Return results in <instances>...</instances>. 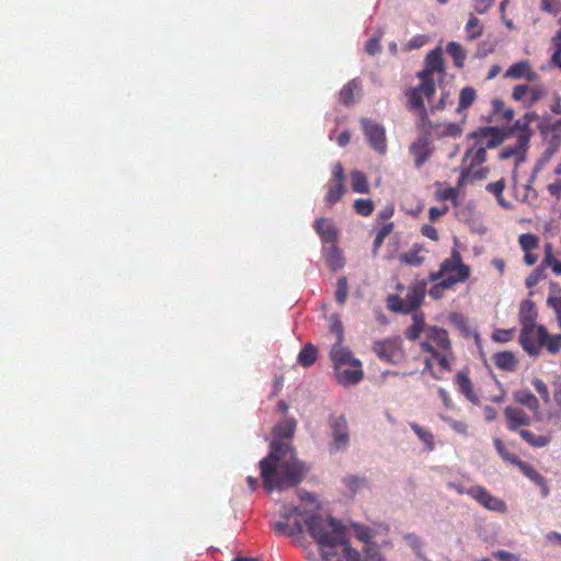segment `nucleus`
<instances>
[{
  "label": "nucleus",
  "mask_w": 561,
  "mask_h": 561,
  "mask_svg": "<svg viewBox=\"0 0 561 561\" xmlns=\"http://www.w3.org/2000/svg\"><path fill=\"white\" fill-rule=\"evenodd\" d=\"M352 527L357 539L365 542L366 545H370L369 541L375 536V531L371 528L360 524H353Z\"/></svg>",
  "instance_id": "a18cd8bd"
},
{
  "label": "nucleus",
  "mask_w": 561,
  "mask_h": 561,
  "mask_svg": "<svg viewBox=\"0 0 561 561\" xmlns=\"http://www.w3.org/2000/svg\"><path fill=\"white\" fill-rule=\"evenodd\" d=\"M426 68L419 73L420 80L434 79V72L444 71V60L439 48L430 51L425 59Z\"/></svg>",
  "instance_id": "f3484780"
},
{
  "label": "nucleus",
  "mask_w": 561,
  "mask_h": 561,
  "mask_svg": "<svg viewBox=\"0 0 561 561\" xmlns=\"http://www.w3.org/2000/svg\"><path fill=\"white\" fill-rule=\"evenodd\" d=\"M456 382L463 396L472 403L479 404V398L472 390V382L465 370H460L456 375Z\"/></svg>",
  "instance_id": "5701e85b"
},
{
  "label": "nucleus",
  "mask_w": 561,
  "mask_h": 561,
  "mask_svg": "<svg viewBox=\"0 0 561 561\" xmlns=\"http://www.w3.org/2000/svg\"><path fill=\"white\" fill-rule=\"evenodd\" d=\"M461 133H462V127L460 124L449 123L444 126V130L442 131V135L457 137V136L461 135Z\"/></svg>",
  "instance_id": "0e129e2a"
},
{
  "label": "nucleus",
  "mask_w": 561,
  "mask_h": 561,
  "mask_svg": "<svg viewBox=\"0 0 561 561\" xmlns=\"http://www.w3.org/2000/svg\"><path fill=\"white\" fill-rule=\"evenodd\" d=\"M531 385L534 386L538 394L541 397L543 402L548 403L550 401V393L547 385L539 378H534Z\"/></svg>",
  "instance_id": "4d7b16f0"
},
{
  "label": "nucleus",
  "mask_w": 561,
  "mask_h": 561,
  "mask_svg": "<svg viewBox=\"0 0 561 561\" xmlns=\"http://www.w3.org/2000/svg\"><path fill=\"white\" fill-rule=\"evenodd\" d=\"M354 209L362 216H369L374 210V203L371 199H356L354 203Z\"/></svg>",
  "instance_id": "603ef678"
},
{
  "label": "nucleus",
  "mask_w": 561,
  "mask_h": 561,
  "mask_svg": "<svg viewBox=\"0 0 561 561\" xmlns=\"http://www.w3.org/2000/svg\"><path fill=\"white\" fill-rule=\"evenodd\" d=\"M363 554L364 561H387L376 545H366L363 549Z\"/></svg>",
  "instance_id": "49530a36"
},
{
  "label": "nucleus",
  "mask_w": 561,
  "mask_h": 561,
  "mask_svg": "<svg viewBox=\"0 0 561 561\" xmlns=\"http://www.w3.org/2000/svg\"><path fill=\"white\" fill-rule=\"evenodd\" d=\"M436 92L435 80H421L419 87L411 89L408 93V102L412 110H424L423 98L431 99Z\"/></svg>",
  "instance_id": "1a4fd4ad"
},
{
  "label": "nucleus",
  "mask_w": 561,
  "mask_h": 561,
  "mask_svg": "<svg viewBox=\"0 0 561 561\" xmlns=\"http://www.w3.org/2000/svg\"><path fill=\"white\" fill-rule=\"evenodd\" d=\"M343 483L352 494H356L357 492L363 490L367 484L365 478L352 474L344 477Z\"/></svg>",
  "instance_id": "ea45409f"
},
{
  "label": "nucleus",
  "mask_w": 561,
  "mask_h": 561,
  "mask_svg": "<svg viewBox=\"0 0 561 561\" xmlns=\"http://www.w3.org/2000/svg\"><path fill=\"white\" fill-rule=\"evenodd\" d=\"M518 242L524 252H529L538 248V238L531 233L520 234Z\"/></svg>",
  "instance_id": "09e8293b"
},
{
  "label": "nucleus",
  "mask_w": 561,
  "mask_h": 561,
  "mask_svg": "<svg viewBox=\"0 0 561 561\" xmlns=\"http://www.w3.org/2000/svg\"><path fill=\"white\" fill-rule=\"evenodd\" d=\"M504 77L514 80L526 79L528 82H534L538 79L537 72L531 69L527 60H520L511 65L506 69Z\"/></svg>",
  "instance_id": "4468645a"
},
{
  "label": "nucleus",
  "mask_w": 561,
  "mask_h": 561,
  "mask_svg": "<svg viewBox=\"0 0 561 561\" xmlns=\"http://www.w3.org/2000/svg\"><path fill=\"white\" fill-rule=\"evenodd\" d=\"M337 288L335 291V299L339 305H343L348 296V283L345 276H342L337 279L336 284Z\"/></svg>",
  "instance_id": "de8ad7c7"
},
{
  "label": "nucleus",
  "mask_w": 561,
  "mask_h": 561,
  "mask_svg": "<svg viewBox=\"0 0 561 561\" xmlns=\"http://www.w3.org/2000/svg\"><path fill=\"white\" fill-rule=\"evenodd\" d=\"M520 437L528 443L531 447L542 448L550 444L551 438L545 435H535L531 431L520 430Z\"/></svg>",
  "instance_id": "cd10ccee"
},
{
  "label": "nucleus",
  "mask_w": 561,
  "mask_h": 561,
  "mask_svg": "<svg viewBox=\"0 0 561 561\" xmlns=\"http://www.w3.org/2000/svg\"><path fill=\"white\" fill-rule=\"evenodd\" d=\"M388 308L396 312L408 313L405 309L404 299L400 298L397 295H391L388 298Z\"/></svg>",
  "instance_id": "13d9d810"
},
{
  "label": "nucleus",
  "mask_w": 561,
  "mask_h": 561,
  "mask_svg": "<svg viewBox=\"0 0 561 561\" xmlns=\"http://www.w3.org/2000/svg\"><path fill=\"white\" fill-rule=\"evenodd\" d=\"M537 310L535 302L531 300H524L519 308V320L523 327L536 325Z\"/></svg>",
  "instance_id": "b1692460"
},
{
  "label": "nucleus",
  "mask_w": 561,
  "mask_h": 561,
  "mask_svg": "<svg viewBox=\"0 0 561 561\" xmlns=\"http://www.w3.org/2000/svg\"><path fill=\"white\" fill-rule=\"evenodd\" d=\"M443 420L449 424V426L457 433L461 435L467 434L468 426L466 423L453 420L448 416H443Z\"/></svg>",
  "instance_id": "e2e57ef3"
},
{
  "label": "nucleus",
  "mask_w": 561,
  "mask_h": 561,
  "mask_svg": "<svg viewBox=\"0 0 561 561\" xmlns=\"http://www.w3.org/2000/svg\"><path fill=\"white\" fill-rule=\"evenodd\" d=\"M543 278L545 267L543 264L541 263L538 267L535 268V271L529 276H527L525 285L527 288H533Z\"/></svg>",
  "instance_id": "864d4df0"
},
{
  "label": "nucleus",
  "mask_w": 561,
  "mask_h": 561,
  "mask_svg": "<svg viewBox=\"0 0 561 561\" xmlns=\"http://www.w3.org/2000/svg\"><path fill=\"white\" fill-rule=\"evenodd\" d=\"M514 400L526 407L529 411L534 413V419L536 421H541V413H540V404L538 399L534 393H531L528 390H517L514 392Z\"/></svg>",
  "instance_id": "6ab92c4d"
},
{
  "label": "nucleus",
  "mask_w": 561,
  "mask_h": 561,
  "mask_svg": "<svg viewBox=\"0 0 561 561\" xmlns=\"http://www.w3.org/2000/svg\"><path fill=\"white\" fill-rule=\"evenodd\" d=\"M261 477L264 489L284 491L299 484L308 468L300 462L290 449L289 444L273 442L271 453L260 461Z\"/></svg>",
  "instance_id": "f257e3e1"
},
{
  "label": "nucleus",
  "mask_w": 561,
  "mask_h": 561,
  "mask_svg": "<svg viewBox=\"0 0 561 561\" xmlns=\"http://www.w3.org/2000/svg\"><path fill=\"white\" fill-rule=\"evenodd\" d=\"M410 152L415 159V167L419 169L428 159L431 150L423 140H419L411 145Z\"/></svg>",
  "instance_id": "393cba45"
},
{
  "label": "nucleus",
  "mask_w": 561,
  "mask_h": 561,
  "mask_svg": "<svg viewBox=\"0 0 561 561\" xmlns=\"http://www.w3.org/2000/svg\"><path fill=\"white\" fill-rule=\"evenodd\" d=\"M493 556L500 561H519V557L517 554L511 553L505 550L495 551Z\"/></svg>",
  "instance_id": "338daca9"
},
{
  "label": "nucleus",
  "mask_w": 561,
  "mask_h": 561,
  "mask_svg": "<svg viewBox=\"0 0 561 561\" xmlns=\"http://www.w3.org/2000/svg\"><path fill=\"white\" fill-rule=\"evenodd\" d=\"M542 346L547 347L551 354L558 353L561 348V334L551 336L548 333L547 339L542 342Z\"/></svg>",
  "instance_id": "6e6d98bb"
},
{
  "label": "nucleus",
  "mask_w": 561,
  "mask_h": 561,
  "mask_svg": "<svg viewBox=\"0 0 561 561\" xmlns=\"http://www.w3.org/2000/svg\"><path fill=\"white\" fill-rule=\"evenodd\" d=\"M548 336V331L542 325H530L523 327L520 330V344L523 348L530 355L537 356L539 354L540 348L542 347V342Z\"/></svg>",
  "instance_id": "39448f33"
},
{
  "label": "nucleus",
  "mask_w": 561,
  "mask_h": 561,
  "mask_svg": "<svg viewBox=\"0 0 561 561\" xmlns=\"http://www.w3.org/2000/svg\"><path fill=\"white\" fill-rule=\"evenodd\" d=\"M423 352L435 358L444 370H450V362L454 359L451 342L448 332L438 327H428L425 331V340L421 343Z\"/></svg>",
  "instance_id": "7ed1b4c3"
},
{
  "label": "nucleus",
  "mask_w": 561,
  "mask_h": 561,
  "mask_svg": "<svg viewBox=\"0 0 561 561\" xmlns=\"http://www.w3.org/2000/svg\"><path fill=\"white\" fill-rule=\"evenodd\" d=\"M393 229V224L388 222L376 234V238L374 240V248H373V255L376 256L380 247L382 245L386 237L391 233Z\"/></svg>",
  "instance_id": "c03bdc74"
},
{
  "label": "nucleus",
  "mask_w": 561,
  "mask_h": 561,
  "mask_svg": "<svg viewBox=\"0 0 561 561\" xmlns=\"http://www.w3.org/2000/svg\"><path fill=\"white\" fill-rule=\"evenodd\" d=\"M314 229L323 242L334 243L337 240V229L332 220L319 218L314 221Z\"/></svg>",
  "instance_id": "412c9836"
},
{
  "label": "nucleus",
  "mask_w": 561,
  "mask_h": 561,
  "mask_svg": "<svg viewBox=\"0 0 561 561\" xmlns=\"http://www.w3.org/2000/svg\"><path fill=\"white\" fill-rule=\"evenodd\" d=\"M360 124L371 148L375 149L379 154H385L387 151L385 127L368 118H363Z\"/></svg>",
  "instance_id": "0eeeda50"
},
{
  "label": "nucleus",
  "mask_w": 561,
  "mask_h": 561,
  "mask_svg": "<svg viewBox=\"0 0 561 561\" xmlns=\"http://www.w3.org/2000/svg\"><path fill=\"white\" fill-rule=\"evenodd\" d=\"M423 248L414 245V248L400 256V261L407 265L420 266L423 264L425 257L422 255Z\"/></svg>",
  "instance_id": "c756f323"
},
{
  "label": "nucleus",
  "mask_w": 561,
  "mask_h": 561,
  "mask_svg": "<svg viewBox=\"0 0 561 561\" xmlns=\"http://www.w3.org/2000/svg\"><path fill=\"white\" fill-rule=\"evenodd\" d=\"M466 31L468 33V39L473 41L482 35L483 26L480 24L479 19L471 15L466 24Z\"/></svg>",
  "instance_id": "37998d69"
},
{
  "label": "nucleus",
  "mask_w": 561,
  "mask_h": 561,
  "mask_svg": "<svg viewBox=\"0 0 561 561\" xmlns=\"http://www.w3.org/2000/svg\"><path fill=\"white\" fill-rule=\"evenodd\" d=\"M340 546H342V559L339 561H362L359 552L353 549L345 539L344 543H340Z\"/></svg>",
  "instance_id": "3c124183"
},
{
  "label": "nucleus",
  "mask_w": 561,
  "mask_h": 561,
  "mask_svg": "<svg viewBox=\"0 0 561 561\" xmlns=\"http://www.w3.org/2000/svg\"><path fill=\"white\" fill-rule=\"evenodd\" d=\"M494 364L503 370L513 371L516 368L515 356L511 352L496 353L493 356Z\"/></svg>",
  "instance_id": "c85d7f7f"
},
{
  "label": "nucleus",
  "mask_w": 561,
  "mask_h": 561,
  "mask_svg": "<svg viewBox=\"0 0 561 561\" xmlns=\"http://www.w3.org/2000/svg\"><path fill=\"white\" fill-rule=\"evenodd\" d=\"M515 465L518 466L524 476H526L537 485H545V478L531 465L519 459Z\"/></svg>",
  "instance_id": "473e14b6"
},
{
  "label": "nucleus",
  "mask_w": 561,
  "mask_h": 561,
  "mask_svg": "<svg viewBox=\"0 0 561 561\" xmlns=\"http://www.w3.org/2000/svg\"><path fill=\"white\" fill-rule=\"evenodd\" d=\"M410 427L428 450L434 449V437L431 432L424 430L416 423H410Z\"/></svg>",
  "instance_id": "e433bc0d"
},
{
  "label": "nucleus",
  "mask_w": 561,
  "mask_h": 561,
  "mask_svg": "<svg viewBox=\"0 0 561 561\" xmlns=\"http://www.w3.org/2000/svg\"><path fill=\"white\" fill-rule=\"evenodd\" d=\"M336 380L343 386L356 385L363 377L362 366L347 365L334 369Z\"/></svg>",
  "instance_id": "dca6fc26"
},
{
  "label": "nucleus",
  "mask_w": 561,
  "mask_h": 561,
  "mask_svg": "<svg viewBox=\"0 0 561 561\" xmlns=\"http://www.w3.org/2000/svg\"><path fill=\"white\" fill-rule=\"evenodd\" d=\"M535 117L536 115L534 113H526L522 118L515 122L514 127L519 129L520 133L529 131L531 134L529 125Z\"/></svg>",
  "instance_id": "052dcab7"
},
{
  "label": "nucleus",
  "mask_w": 561,
  "mask_h": 561,
  "mask_svg": "<svg viewBox=\"0 0 561 561\" xmlns=\"http://www.w3.org/2000/svg\"><path fill=\"white\" fill-rule=\"evenodd\" d=\"M327 263L332 271L341 270L345 265L342 251L335 245H330L325 253Z\"/></svg>",
  "instance_id": "a878e982"
},
{
  "label": "nucleus",
  "mask_w": 561,
  "mask_h": 561,
  "mask_svg": "<svg viewBox=\"0 0 561 561\" xmlns=\"http://www.w3.org/2000/svg\"><path fill=\"white\" fill-rule=\"evenodd\" d=\"M440 265L442 272L445 274L443 278V285L445 286L465 283L470 277L471 268L462 262V257L456 248L451 250L450 256L445 259Z\"/></svg>",
  "instance_id": "20e7f679"
},
{
  "label": "nucleus",
  "mask_w": 561,
  "mask_h": 561,
  "mask_svg": "<svg viewBox=\"0 0 561 561\" xmlns=\"http://www.w3.org/2000/svg\"><path fill=\"white\" fill-rule=\"evenodd\" d=\"M530 90V85L528 84H518L513 88L512 98L515 101H523L526 103L528 91Z\"/></svg>",
  "instance_id": "680f3d73"
},
{
  "label": "nucleus",
  "mask_w": 561,
  "mask_h": 561,
  "mask_svg": "<svg viewBox=\"0 0 561 561\" xmlns=\"http://www.w3.org/2000/svg\"><path fill=\"white\" fill-rule=\"evenodd\" d=\"M494 446L499 453V455L507 462L516 463L518 458L515 455H512L505 450L504 444L501 439L495 438L494 439Z\"/></svg>",
  "instance_id": "bf43d9fd"
},
{
  "label": "nucleus",
  "mask_w": 561,
  "mask_h": 561,
  "mask_svg": "<svg viewBox=\"0 0 561 561\" xmlns=\"http://www.w3.org/2000/svg\"><path fill=\"white\" fill-rule=\"evenodd\" d=\"M331 426V451H340L345 449L350 443L347 421L344 415L333 417L330 422Z\"/></svg>",
  "instance_id": "6e6552de"
},
{
  "label": "nucleus",
  "mask_w": 561,
  "mask_h": 561,
  "mask_svg": "<svg viewBox=\"0 0 561 561\" xmlns=\"http://www.w3.org/2000/svg\"><path fill=\"white\" fill-rule=\"evenodd\" d=\"M486 160V149L480 145L469 148L462 159L463 165L480 167Z\"/></svg>",
  "instance_id": "4be33fe9"
},
{
  "label": "nucleus",
  "mask_w": 561,
  "mask_h": 561,
  "mask_svg": "<svg viewBox=\"0 0 561 561\" xmlns=\"http://www.w3.org/2000/svg\"><path fill=\"white\" fill-rule=\"evenodd\" d=\"M296 421L293 419H285L275 427V433L282 438H289L294 435Z\"/></svg>",
  "instance_id": "79ce46f5"
},
{
  "label": "nucleus",
  "mask_w": 561,
  "mask_h": 561,
  "mask_svg": "<svg viewBox=\"0 0 561 561\" xmlns=\"http://www.w3.org/2000/svg\"><path fill=\"white\" fill-rule=\"evenodd\" d=\"M530 140V133H519L516 144L513 146H505L500 152V159L506 160L515 156L524 154Z\"/></svg>",
  "instance_id": "aec40b11"
},
{
  "label": "nucleus",
  "mask_w": 561,
  "mask_h": 561,
  "mask_svg": "<svg viewBox=\"0 0 561 561\" xmlns=\"http://www.w3.org/2000/svg\"><path fill=\"white\" fill-rule=\"evenodd\" d=\"M558 151L557 145H549L539 159L536 161L534 169H533V178H537L539 172L543 169V167L552 159V157Z\"/></svg>",
  "instance_id": "7c9ffc66"
},
{
  "label": "nucleus",
  "mask_w": 561,
  "mask_h": 561,
  "mask_svg": "<svg viewBox=\"0 0 561 561\" xmlns=\"http://www.w3.org/2000/svg\"><path fill=\"white\" fill-rule=\"evenodd\" d=\"M317 359V350L312 344H307L298 355V362L304 367L311 366Z\"/></svg>",
  "instance_id": "4c0bfd02"
},
{
  "label": "nucleus",
  "mask_w": 561,
  "mask_h": 561,
  "mask_svg": "<svg viewBox=\"0 0 561 561\" xmlns=\"http://www.w3.org/2000/svg\"><path fill=\"white\" fill-rule=\"evenodd\" d=\"M352 188L356 193L367 194L369 185L365 174L358 170H353L351 173Z\"/></svg>",
  "instance_id": "2f4dec72"
},
{
  "label": "nucleus",
  "mask_w": 561,
  "mask_h": 561,
  "mask_svg": "<svg viewBox=\"0 0 561 561\" xmlns=\"http://www.w3.org/2000/svg\"><path fill=\"white\" fill-rule=\"evenodd\" d=\"M373 350L380 359L396 364L401 357V340L394 337L376 342Z\"/></svg>",
  "instance_id": "9d476101"
},
{
  "label": "nucleus",
  "mask_w": 561,
  "mask_h": 561,
  "mask_svg": "<svg viewBox=\"0 0 561 561\" xmlns=\"http://www.w3.org/2000/svg\"><path fill=\"white\" fill-rule=\"evenodd\" d=\"M486 174H488L486 168L465 165V170L459 178V182H460V184H465L467 182L482 180V179L486 178Z\"/></svg>",
  "instance_id": "bb28decb"
},
{
  "label": "nucleus",
  "mask_w": 561,
  "mask_h": 561,
  "mask_svg": "<svg viewBox=\"0 0 561 561\" xmlns=\"http://www.w3.org/2000/svg\"><path fill=\"white\" fill-rule=\"evenodd\" d=\"M345 186L344 184L332 182L329 184L328 193L325 195V202L329 205H333L344 195Z\"/></svg>",
  "instance_id": "58836bf2"
},
{
  "label": "nucleus",
  "mask_w": 561,
  "mask_h": 561,
  "mask_svg": "<svg viewBox=\"0 0 561 561\" xmlns=\"http://www.w3.org/2000/svg\"><path fill=\"white\" fill-rule=\"evenodd\" d=\"M485 188L488 192L494 194L495 197H500V195L503 193L505 188V181L501 179L496 182L489 183Z\"/></svg>",
  "instance_id": "69168bd1"
},
{
  "label": "nucleus",
  "mask_w": 561,
  "mask_h": 561,
  "mask_svg": "<svg viewBox=\"0 0 561 561\" xmlns=\"http://www.w3.org/2000/svg\"><path fill=\"white\" fill-rule=\"evenodd\" d=\"M446 50L453 57L455 66L462 68L467 55L461 45L457 42H449L446 46Z\"/></svg>",
  "instance_id": "72a5a7b5"
},
{
  "label": "nucleus",
  "mask_w": 561,
  "mask_h": 561,
  "mask_svg": "<svg viewBox=\"0 0 561 561\" xmlns=\"http://www.w3.org/2000/svg\"><path fill=\"white\" fill-rule=\"evenodd\" d=\"M536 179L537 178H533V174H531L527 181V184L523 187L524 193L520 197L522 202L533 203L537 199L538 194H537L536 190L533 187Z\"/></svg>",
  "instance_id": "8fccbe9b"
},
{
  "label": "nucleus",
  "mask_w": 561,
  "mask_h": 561,
  "mask_svg": "<svg viewBox=\"0 0 561 561\" xmlns=\"http://www.w3.org/2000/svg\"><path fill=\"white\" fill-rule=\"evenodd\" d=\"M504 416L510 431H516L522 426H529L531 424L530 416L519 408L506 407L504 409Z\"/></svg>",
  "instance_id": "a211bd4d"
},
{
  "label": "nucleus",
  "mask_w": 561,
  "mask_h": 561,
  "mask_svg": "<svg viewBox=\"0 0 561 561\" xmlns=\"http://www.w3.org/2000/svg\"><path fill=\"white\" fill-rule=\"evenodd\" d=\"M469 137L485 149L494 148L504 140L502 131L496 127H480L472 131Z\"/></svg>",
  "instance_id": "9b49d317"
},
{
  "label": "nucleus",
  "mask_w": 561,
  "mask_h": 561,
  "mask_svg": "<svg viewBox=\"0 0 561 561\" xmlns=\"http://www.w3.org/2000/svg\"><path fill=\"white\" fill-rule=\"evenodd\" d=\"M306 526L321 549L322 557L329 560L333 553L327 549H333L340 543H344V526L331 516L313 515L306 519Z\"/></svg>",
  "instance_id": "f03ea898"
},
{
  "label": "nucleus",
  "mask_w": 561,
  "mask_h": 561,
  "mask_svg": "<svg viewBox=\"0 0 561 561\" xmlns=\"http://www.w3.org/2000/svg\"><path fill=\"white\" fill-rule=\"evenodd\" d=\"M403 540L416 554V557L423 559V541L414 533L403 535Z\"/></svg>",
  "instance_id": "a19ab883"
},
{
  "label": "nucleus",
  "mask_w": 561,
  "mask_h": 561,
  "mask_svg": "<svg viewBox=\"0 0 561 561\" xmlns=\"http://www.w3.org/2000/svg\"><path fill=\"white\" fill-rule=\"evenodd\" d=\"M330 357L333 362L334 369L340 366L355 365L362 366L360 360L355 358L352 352L342 345V342L335 343L330 352Z\"/></svg>",
  "instance_id": "2eb2a0df"
},
{
  "label": "nucleus",
  "mask_w": 561,
  "mask_h": 561,
  "mask_svg": "<svg viewBox=\"0 0 561 561\" xmlns=\"http://www.w3.org/2000/svg\"><path fill=\"white\" fill-rule=\"evenodd\" d=\"M291 515H302V512L299 507L293 506L288 512L282 514L284 517V522H276L274 524V530L278 534H284L289 537H294L296 535L302 534L304 527L299 520H294L290 523Z\"/></svg>",
  "instance_id": "f8f14e48"
},
{
  "label": "nucleus",
  "mask_w": 561,
  "mask_h": 561,
  "mask_svg": "<svg viewBox=\"0 0 561 561\" xmlns=\"http://www.w3.org/2000/svg\"><path fill=\"white\" fill-rule=\"evenodd\" d=\"M466 494L474 499L480 505H482L484 508L497 512L501 514L506 513L507 506L506 503L492 495L485 488L481 485H473L467 489Z\"/></svg>",
  "instance_id": "423d86ee"
},
{
  "label": "nucleus",
  "mask_w": 561,
  "mask_h": 561,
  "mask_svg": "<svg viewBox=\"0 0 561 561\" xmlns=\"http://www.w3.org/2000/svg\"><path fill=\"white\" fill-rule=\"evenodd\" d=\"M359 82L354 79L350 81L340 92V100L343 104L350 105L354 102L355 92L359 90Z\"/></svg>",
  "instance_id": "f704fd0d"
},
{
  "label": "nucleus",
  "mask_w": 561,
  "mask_h": 561,
  "mask_svg": "<svg viewBox=\"0 0 561 561\" xmlns=\"http://www.w3.org/2000/svg\"><path fill=\"white\" fill-rule=\"evenodd\" d=\"M546 94V90L542 87H530V90L527 94L526 107H531L537 103L543 95Z\"/></svg>",
  "instance_id": "5fc2aeb1"
},
{
  "label": "nucleus",
  "mask_w": 561,
  "mask_h": 561,
  "mask_svg": "<svg viewBox=\"0 0 561 561\" xmlns=\"http://www.w3.org/2000/svg\"><path fill=\"white\" fill-rule=\"evenodd\" d=\"M427 288V280H416L408 289L404 297L407 312L411 313L422 305Z\"/></svg>",
  "instance_id": "ddd939ff"
},
{
  "label": "nucleus",
  "mask_w": 561,
  "mask_h": 561,
  "mask_svg": "<svg viewBox=\"0 0 561 561\" xmlns=\"http://www.w3.org/2000/svg\"><path fill=\"white\" fill-rule=\"evenodd\" d=\"M547 191L551 196L559 199L561 197V178L548 184Z\"/></svg>",
  "instance_id": "774afa93"
},
{
  "label": "nucleus",
  "mask_w": 561,
  "mask_h": 561,
  "mask_svg": "<svg viewBox=\"0 0 561 561\" xmlns=\"http://www.w3.org/2000/svg\"><path fill=\"white\" fill-rule=\"evenodd\" d=\"M477 98L476 90L471 87H466L460 91L459 94V103L457 107V113H460L461 111L468 108L472 105Z\"/></svg>",
  "instance_id": "c9c22d12"
}]
</instances>
